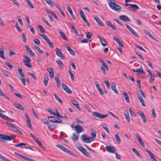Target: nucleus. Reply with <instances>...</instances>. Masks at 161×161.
<instances>
[{
	"instance_id": "obj_1",
	"label": "nucleus",
	"mask_w": 161,
	"mask_h": 161,
	"mask_svg": "<svg viewBox=\"0 0 161 161\" xmlns=\"http://www.w3.org/2000/svg\"><path fill=\"white\" fill-rule=\"evenodd\" d=\"M16 137L15 135L8 136L3 134H0V138L2 139V141L0 142H4V140L11 141Z\"/></svg>"
},
{
	"instance_id": "obj_2",
	"label": "nucleus",
	"mask_w": 161,
	"mask_h": 161,
	"mask_svg": "<svg viewBox=\"0 0 161 161\" xmlns=\"http://www.w3.org/2000/svg\"><path fill=\"white\" fill-rule=\"evenodd\" d=\"M75 123H76V122L74 121L71 125V127L72 129L75 130L78 134L83 131L84 130L83 128L81 126L79 125V124L76 125H75Z\"/></svg>"
},
{
	"instance_id": "obj_3",
	"label": "nucleus",
	"mask_w": 161,
	"mask_h": 161,
	"mask_svg": "<svg viewBox=\"0 0 161 161\" xmlns=\"http://www.w3.org/2000/svg\"><path fill=\"white\" fill-rule=\"evenodd\" d=\"M108 5L111 9L115 11H120L121 10V7L115 3L110 2L109 3Z\"/></svg>"
},
{
	"instance_id": "obj_4",
	"label": "nucleus",
	"mask_w": 161,
	"mask_h": 161,
	"mask_svg": "<svg viewBox=\"0 0 161 161\" xmlns=\"http://www.w3.org/2000/svg\"><path fill=\"white\" fill-rule=\"evenodd\" d=\"M39 35L41 36L44 40L46 41V42L49 45L50 47H53L54 45L53 42L49 40V38L45 34H39Z\"/></svg>"
},
{
	"instance_id": "obj_5",
	"label": "nucleus",
	"mask_w": 161,
	"mask_h": 161,
	"mask_svg": "<svg viewBox=\"0 0 161 161\" xmlns=\"http://www.w3.org/2000/svg\"><path fill=\"white\" fill-rule=\"evenodd\" d=\"M100 61L102 63V65L101 66V69L103 74L105 75L106 73V70H108L109 69L106 65V63L103 60L101 59L100 60Z\"/></svg>"
},
{
	"instance_id": "obj_6",
	"label": "nucleus",
	"mask_w": 161,
	"mask_h": 161,
	"mask_svg": "<svg viewBox=\"0 0 161 161\" xmlns=\"http://www.w3.org/2000/svg\"><path fill=\"white\" fill-rule=\"evenodd\" d=\"M80 138L81 140L84 142L86 143H89L93 141L94 139L91 137L87 136L86 135H83Z\"/></svg>"
},
{
	"instance_id": "obj_7",
	"label": "nucleus",
	"mask_w": 161,
	"mask_h": 161,
	"mask_svg": "<svg viewBox=\"0 0 161 161\" xmlns=\"http://www.w3.org/2000/svg\"><path fill=\"white\" fill-rule=\"evenodd\" d=\"M6 123L11 127L14 131H15L19 134L22 135L23 134L22 132L19 130L18 129V128L8 122H6Z\"/></svg>"
},
{
	"instance_id": "obj_8",
	"label": "nucleus",
	"mask_w": 161,
	"mask_h": 161,
	"mask_svg": "<svg viewBox=\"0 0 161 161\" xmlns=\"http://www.w3.org/2000/svg\"><path fill=\"white\" fill-rule=\"evenodd\" d=\"M93 116L98 118L104 119L107 117L108 115V114H103L98 112H93Z\"/></svg>"
},
{
	"instance_id": "obj_9",
	"label": "nucleus",
	"mask_w": 161,
	"mask_h": 161,
	"mask_svg": "<svg viewBox=\"0 0 161 161\" xmlns=\"http://www.w3.org/2000/svg\"><path fill=\"white\" fill-rule=\"evenodd\" d=\"M56 146L64 152L69 153L71 155H74V154L72 151L68 149L67 148L63 147L62 145H57Z\"/></svg>"
},
{
	"instance_id": "obj_10",
	"label": "nucleus",
	"mask_w": 161,
	"mask_h": 161,
	"mask_svg": "<svg viewBox=\"0 0 161 161\" xmlns=\"http://www.w3.org/2000/svg\"><path fill=\"white\" fill-rule=\"evenodd\" d=\"M25 118L27 120V124L28 127L30 128H32L31 124V119L29 117L28 114L25 113Z\"/></svg>"
},
{
	"instance_id": "obj_11",
	"label": "nucleus",
	"mask_w": 161,
	"mask_h": 161,
	"mask_svg": "<svg viewBox=\"0 0 161 161\" xmlns=\"http://www.w3.org/2000/svg\"><path fill=\"white\" fill-rule=\"evenodd\" d=\"M14 153L21 158H22L25 160L28 161H36L33 159L28 158L25 156H23L17 153Z\"/></svg>"
},
{
	"instance_id": "obj_12",
	"label": "nucleus",
	"mask_w": 161,
	"mask_h": 161,
	"mask_svg": "<svg viewBox=\"0 0 161 161\" xmlns=\"http://www.w3.org/2000/svg\"><path fill=\"white\" fill-rule=\"evenodd\" d=\"M55 51L56 52V54L58 56L61 58L62 59H65V56L64 54H63L61 50L59 48H57L55 50Z\"/></svg>"
},
{
	"instance_id": "obj_13",
	"label": "nucleus",
	"mask_w": 161,
	"mask_h": 161,
	"mask_svg": "<svg viewBox=\"0 0 161 161\" xmlns=\"http://www.w3.org/2000/svg\"><path fill=\"white\" fill-rule=\"evenodd\" d=\"M135 136L136 137V138L138 141L139 142V144H140V145L143 147H145V145L143 142V141H142L141 136L138 134H135Z\"/></svg>"
},
{
	"instance_id": "obj_14",
	"label": "nucleus",
	"mask_w": 161,
	"mask_h": 161,
	"mask_svg": "<svg viewBox=\"0 0 161 161\" xmlns=\"http://www.w3.org/2000/svg\"><path fill=\"white\" fill-rule=\"evenodd\" d=\"M105 148L107 151L111 153H115L116 152V149L111 146H107Z\"/></svg>"
},
{
	"instance_id": "obj_15",
	"label": "nucleus",
	"mask_w": 161,
	"mask_h": 161,
	"mask_svg": "<svg viewBox=\"0 0 161 161\" xmlns=\"http://www.w3.org/2000/svg\"><path fill=\"white\" fill-rule=\"evenodd\" d=\"M62 87L68 93L71 94L72 93V91L70 90L69 88L66 85L64 84L62 85Z\"/></svg>"
},
{
	"instance_id": "obj_16",
	"label": "nucleus",
	"mask_w": 161,
	"mask_h": 161,
	"mask_svg": "<svg viewBox=\"0 0 161 161\" xmlns=\"http://www.w3.org/2000/svg\"><path fill=\"white\" fill-rule=\"evenodd\" d=\"M98 37L99 38L102 45L103 46H105L107 44V42L106 40L104 38L100 37L99 36H98Z\"/></svg>"
},
{
	"instance_id": "obj_17",
	"label": "nucleus",
	"mask_w": 161,
	"mask_h": 161,
	"mask_svg": "<svg viewBox=\"0 0 161 161\" xmlns=\"http://www.w3.org/2000/svg\"><path fill=\"white\" fill-rule=\"evenodd\" d=\"M145 150L150 156L151 158L152 159V161H157L155 159V156L152 152L147 149H146Z\"/></svg>"
},
{
	"instance_id": "obj_18",
	"label": "nucleus",
	"mask_w": 161,
	"mask_h": 161,
	"mask_svg": "<svg viewBox=\"0 0 161 161\" xmlns=\"http://www.w3.org/2000/svg\"><path fill=\"white\" fill-rule=\"evenodd\" d=\"M71 102L72 104L74 106H75L76 108L79 110H80L81 109L80 108L79 104L75 100H73V99H72L71 100Z\"/></svg>"
},
{
	"instance_id": "obj_19",
	"label": "nucleus",
	"mask_w": 161,
	"mask_h": 161,
	"mask_svg": "<svg viewBox=\"0 0 161 161\" xmlns=\"http://www.w3.org/2000/svg\"><path fill=\"white\" fill-rule=\"evenodd\" d=\"M57 64L59 66V68L60 70H62L64 67V64L60 60H56L55 61Z\"/></svg>"
},
{
	"instance_id": "obj_20",
	"label": "nucleus",
	"mask_w": 161,
	"mask_h": 161,
	"mask_svg": "<svg viewBox=\"0 0 161 161\" xmlns=\"http://www.w3.org/2000/svg\"><path fill=\"white\" fill-rule=\"evenodd\" d=\"M94 18L95 20L96 21L97 24L101 26H104V24L103 22L100 20L99 18L97 17H95Z\"/></svg>"
},
{
	"instance_id": "obj_21",
	"label": "nucleus",
	"mask_w": 161,
	"mask_h": 161,
	"mask_svg": "<svg viewBox=\"0 0 161 161\" xmlns=\"http://www.w3.org/2000/svg\"><path fill=\"white\" fill-rule=\"evenodd\" d=\"M120 19L124 21H130V20L126 15H122L119 16Z\"/></svg>"
},
{
	"instance_id": "obj_22",
	"label": "nucleus",
	"mask_w": 161,
	"mask_h": 161,
	"mask_svg": "<svg viewBox=\"0 0 161 161\" xmlns=\"http://www.w3.org/2000/svg\"><path fill=\"white\" fill-rule=\"evenodd\" d=\"M58 31L60 35V36L62 38L65 40L68 41L67 37L65 34L64 32H62V31H61L60 29H59L58 30Z\"/></svg>"
},
{
	"instance_id": "obj_23",
	"label": "nucleus",
	"mask_w": 161,
	"mask_h": 161,
	"mask_svg": "<svg viewBox=\"0 0 161 161\" xmlns=\"http://www.w3.org/2000/svg\"><path fill=\"white\" fill-rule=\"evenodd\" d=\"M119 135V133L117 132L115 135V137L117 143L118 144H119L121 143V139Z\"/></svg>"
},
{
	"instance_id": "obj_24",
	"label": "nucleus",
	"mask_w": 161,
	"mask_h": 161,
	"mask_svg": "<svg viewBox=\"0 0 161 161\" xmlns=\"http://www.w3.org/2000/svg\"><path fill=\"white\" fill-rule=\"evenodd\" d=\"M23 57L24 58L25 60H23V62L24 63H30L31 60V58L28 56H27L25 55H23Z\"/></svg>"
},
{
	"instance_id": "obj_25",
	"label": "nucleus",
	"mask_w": 161,
	"mask_h": 161,
	"mask_svg": "<svg viewBox=\"0 0 161 161\" xmlns=\"http://www.w3.org/2000/svg\"><path fill=\"white\" fill-rule=\"evenodd\" d=\"M16 108H19L22 111L24 110V108L23 106L19 103H16L14 104Z\"/></svg>"
},
{
	"instance_id": "obj_26",
	"label": "nucleus",
	"mask_w": 161,
	"mask_h": 161,
	"mask_svg": "<svg viewBox=\"0 0 161 161\" xmlns=\"http://www.w3.org/2000/svg\"><path fill=\"white\" fill-rule=\"evenodd\" d=\"M106 24L108 26H109L113 30H116V28L112 24V23L110 22V21H107Z\"/></svg>"
},
{
	"instance_id": "obj_27",
	"label": "nucleus",
	"mask_w": 161,
	"mask_h": 161,
	"mask_svg": "<svg viewBox=\"0 0 161 161\" xmlns=\"http://www.w3.org/2000/svg\"><path fill=\"white\" fill-rule=\"evenodd\" d=\"M140 114V115L141 116L143 123H146V119L144 113L141 112L140 114Z\"/></svg>"
},
{
	"instance_id": "obj_28",
	"label": "nucleus",
	"mask_w": 161,
	"mask_h": 161,
	"mask_svg": "<svg viewBox=\"0 0 161 161\" xmlns=\"http://www.w3.org/2000/svg\"><path fill=\"white\" fill-rule=\"evenodd\" d=\"M137 97H138V99H139V101L141 103L142 105L143 106H144V107L145 106V103L144 100L143 99V98L142 97L140 96L138 94L137 95Z\"/></svg>"
},
{
	"instance_id": "obj_29",
	"label": "nucleus",
	"mask_w": 161,
	"mask_h": 161,
	"mask_svg": "<svg viewBox=\"0 0 161 161\" xmlns=\"http://www.w3.org/2000/svg\"><path fill=\"white\" fill-rule=\"evenodd\" d=\"M123 94L124 96L125 99L127 103H129L130 102V99L127 93L126 92H124L123 93Z\"/></svg>"
},
{
	"instance_id": "obj_30",
	"label": "nucleus",
	"mask_w": 161,
	"mask_h": 161,
	"mask_svg": "<svg viewBox=\"0 0 161 161\" xmlns=\"http://www.w3.org/2000/svg\"><path fill=\"white\" fill-rule=\"evenodd\" d=\"M0 57L3 59H5L4 51L3 48H0Z\"/></svg>"
},
{
	"instance_id": "obj_31",
	"label": "nucleus",
	"mask_w": 161,
	"mask_h": 161,
	"mask_svg": "<svg viewBox=\"0 0 161 161\" xmlns=\"http://www.w3.org/2000/svg\"><path fill=\"white\" fill-rule=\"evenodd\" d=\"M67 48L68 51L71 55L73 56H75V52L72 49H71V47L70 46L67 47Z\"/></svg>"
},
{
	"instance_id": "obj_32",
	"label": "nucleus",
	"mask_w": 161,
	"mask_h": 161,
	"mask_svg": "<svg viewBox=\"0 0 161 161\" xmlns=\"http://www.w3.org/2000/svg\"><path fill=\"white\" fill-rule=\"evenodd\" d=\"M73 140L74 142L77 141L79 139V136L78 135L76 136L75 133L73 134V136H72Z\"/></svg>"
},
{
	"instance_id": "obj_33",
	"label": "nucleus",
	"mask_w": 161,
	"mask_h": 161,
	"mask_svg": "<svg viewBox=\"0 0 161 161\" xmlns=\"http://www.w3.org/2000/svg\"><path fill=\"white\" fill-rule=\"evenodd\" d=\"M47 118L49 121L55 123L56 120L55 117L54 116H48Z\"/></svg>"
},
{
	"instance_id": "obj_34",
	"label": "nucleus",
	"mask_w": 161,
	"mask_h": 161,
	"mask_svg": "<svg viewBox=\"0 0 161 161\" xmlns=\"http://www.w3.org/2000/svg\"><path fill=\"white\" fill-rule=\"evenodd\" d=\"M130 8H132L133 10L136 11L139 8V7L137 5L134 4L130 5Z\"/></svg>"
},
{
	"instance_id": "obj_35",
	"label": "nucleus",
	"mask_w": 161,
	"mask_h": 161,
	"mask_svg": "<svg viewBox=\"0 0 161 161\" xmlns=\"http://www.w3.org/2000/svg\"><path fill=\"white\" fill-rule=\"evenodd\" d=\"M136 72H137L138 74L139 75L140 74V73L142 74H144V72L143 71V68L142 67H140L138 69L136 70Z\"/></svg>"
},
{
	"instance_id": "obj_36",
	"label": "nucleus",
	"mask_w": 161,
	"mask_h": 161,
	"mask_svg": "<svg viewBox=\"0 0 161 161\" xmlns=\"http://www.w3.org/2000/svg\"><path fill=\"white\" fill-rule=\"evenodd\" d=\"M55 79L57 82V86L58 88H59L60 86V80L58 78L55 77Z\"/></svg>"
},
{
	"instance_id": "obj_37",
	"label": "nucleus",
	"mask_w": 161,
	"mask_h": 161,
	"mask_svg": "<svg viewBox=\"0 0 161 161\" xmlns=\"http://www.w3.org/2000/svg\"><path fill=\"white\" fill-rule=\"evenodd\" d=\"M69 74L71 78L72 81L75 80V77L74 75L72 73L71 71V68H69Z\"/></svg>"
},
{
	"instance_id": "obj_38",
	"label": "nucleus",
	"mask_w": 161,
	"mask_h": 161,
	"mask_svg": "<svg viewBox=\"0 0 161 161\" xmlns=\"http://www.w3.org/2000/svg\"><path fill=\"white\" fill-rule=\"evenodd\" d=\"M144 32L145 34H147L152 38L154 39V37L151 34L149 31L146 30H144Z\"/></svg>"
},
{
	"instance_id": "obj_39",
	"label": "nucleus",
	"mask_w": 161,
	"mask_h": 161,
	"mask_svg": "<svg viewBox=\"0 0 161 161\" xmlns=\"http://www.w3.org/2000/svg\"><path fill=\"white\" fill-rule=\"evenodd\" d=\"M25 0L27 2L28 6H29L31 8H34V6H33L32 3L31 2V1L30 0Z\"/></svg>"
},
{
	"instance_id": "obj_40",
	"label": "nucleus",
	"mask_w": 161,
	"mask_h": 161,
	"mask_svg": "<svg viewBox=\"0 0 161 161\" xmlns=\"http://www.w3.org/2000/svg\"><path fill=\"white\" fill-rule=\"evenodd\" d=\"M54 95L56 99L61 104H62L63 103V101L55 93L54 94Z\"/></svg>"
},
{
	"instance_id": "obj_41",
	"label": "nucleus",
	"mask_w": 161,
	"mask_h": 161,
	"mask_svg": "<svg viewBox=\"0 0 161 161\" xmlns=\"http://www.w3.org/2000/svg\"><path fill=\"white\" fill-rule=\"evenodd\" d=\"M34 48L40 53L41 54L43 53V51L39 47L37 46H35Z\"/></svg>"
},
{
	"instance_id": "obj_42",
	"label": "nucleus",
	"mask_w": 161,
	"mask_h": 161,
	"mask_svg": "<svg viewBox=\"0 0 161 161\" xmlns=\"http://www.w3.org/2000/svg\"><path fill=\"white\" fill-rule=\"evenodd\" d=\"M5 64L6 66H7L9 68V69L10 70H12L13 68V66L12 64H10L9 63L7 62H5Z\"/></svg>"
},
{
	"instance_id": "obj_43",
	"label": "nucleus",
	"mask_w": 161,
	"mask_h": 161,
	"mask_svg": "<svg viewBox=\"0 0 161 161\" xmlns=\"http://www.w3.org/2000/svg\"><path fill=\"white\" fill-rule=\"evenodd\" d=\"M49 80V78L48 76H45L44 77L43 80V82L45 86L47 85L48 80Z\"/></svg>"
},
{
	"instance_id": "obj_44",
	"label": "nucleus",
	"mask_w": 161,
	"mask_h": 161,
	"mask_svg": "<svg viewBox=\"0 0 161 161\" xmlns=\"http://www.w3.org/2000/svg\"><path fill=\"white\" fill-rule=\"evenodd\" d=\"M18 70L19 72V73L20 75L21 76V77L22 78H24L25 76L23 74V72L22 71V69H19V68H18Z\"/></svg>"
},
{
	"instance_id": "obj_45",
	"label": "nucleus",
	"mask_w": 161,
	"mask_h": 161,
	"mask_svg": "<svg viewBox=\"0 0 161 161\" xmlns=\"http://www.w3.org/2000/svg\"><path fill=\"white\" fill-rule=\"evenodd\" d=\"M70 26H71L72 30H73V31H74V33H75V34H76V35H78V32L77 29L75 27V26L74 25H71Z\"/></svg>"
},
{
	"instance_id": "obj_46",
	"label": "nucleus",
	"mask_w": 161,
	"mask_h": 161,
	"mask_svg": "<svg viewBox=\"0 0 161 161\" xmlns=\"http://www.w3.org/2000/svg\"><path fill=\"white\" fill-rule=\"evenodd\" d=\"M0 95L5 97L6 99H7L8 100H9V97L6 96L5 94L0 89Z\"/></svg>"
},
{
	"instance_id": "obj_47",
	"label": "nucleus",
	"mask_w": 161,
	"mask_h": 161,
	"mask_svg": "<svg viewBox=\"0 0 161 161\" xmlns=\"http://www.w3.org/2000/svg\"><path fill=\"white\" fill-rule=\"evenodd\" d=\"M56 113H55V114L54 115L56 116L58 118H63V117L60 114L59 112L57 109H56Z\"/></svg>"
},
{
	"instance_id": "obj_48",
	"label": "nucleus",
	"mask_w": 161,
	"mask_h": 161,
	"mask_svg": "<svg viewBox=\"0 0 161 161\" xmlns=\"http://www.w3.org/2000/svg\"><path fill=\"white\" fill-rule=\"evenodd\" d=\"M38 27L41 32L45 33L46 32L45 30L41 25H38Z\"/></svg>"
},
{
	"instance_id": "obj_49",
	"label": "nucleus",
	"mask_w": 161,
	"mask_h": 161,
	"mask_svg": "<svg viewBox=\"0 0 161 161\" xmlns=\"http://www.w3.org/2000/svg\"><path fill=\"white\" fill-rule=\"evenodd\" d=\"M45 1L52 7H54V5L53 2L50 0H45Z\"/></svg>"
},
{
	"instance_id": "obj_50",
	"label": "nucleus",
	"mask_w": 161,
	"mask_h": 161,
	"mask_svg": "<svg viewBox=\"0 0 161 161\" xmlns=\"http://www.w3.org/2000/svg\"><path fill=\"white\" fill-rule=\"evenodd\" d=\"M125 117L128 122L130 123V118L129 116V114L128 112H127L126 114H125Z\"/></svg>"
},
{
	"instance_id": "obj_51",
	"label": "nucleus",
	"mask_w": 161,
	"mask_h": 161,
	"mask_svg": "<svg viewBox=\"0 0 161 161\" xmlns=\"http://www.w3.org/2000/svg\"><path fill=\"white\" fill-rule=\"evenodd\" d=\"M132 150L134 153H136V154L137 155L138 157H140L141 155L140 153L135 148H132Z\"/></svg>"
},
{
	"instance_id": "obj_52",
	"label": "nucleus",
	"mask_w": 161,
	"mask_h": 161,
	"mask_svg": "<svg viewBox=\"0 0 161 161\" xmlns=\"http://www.w3.org/2000/svg\"><path fill=\"white\" fill-rule=\"evenodd\" d=\"M26 144L25 143H20L19 144L14 145V146L15 147H21L22 146H25Z\"/></svg>"
},
{
	"instance_id": "obj_53",
	"label": "nucleus",
	"mask_w": 161,
	"mask_h": 161,
	"mask_svg": "<svg viewBox=\"0 0 161 161\" xmlns=\"http://www.w3.org/2000/svg\"><path fill=\"white\" fill-rule=\"evenodd\" d=\"M92 33L89 32H87L86 34V37L88 39H90L92 36Z\"/></svg>"
},
{
	"instance_id": "obj_54",
	"label": "nucleus",
	"mask_w": 161,
	"mask_h": 161,
	"mask_svg": "<svg viewBox=\"0 0 161 161\" xmlns=\"http://www.w3.org/2000/svg\"><path fill=\"white\" fill-rule=\"evenodd\" d=\"M32 111L34 116L36 118L39 119V118L38 115L36 113L34 109L33 108H32Z\"/></svg>"
},
{
	"instance_id": "obj_55",
	"label": "nucleus",
	"mask_w": 161,
	"mask_h": 161,
	"mask_svg": "<svg viewBox=\"0 0 161 161\" xmlns=\"http://www.w3.org/2000/svg\"><path fill=\"white\" fill-rule=\"evenodd\" d=\"M27 74L31 76L32 78H33L35 80H36L37 79V78L35 75V74H33V73H30V72H28L27 73Z\"/></svg>"
},
{
	"instance_id": "obj_56",
	"label": "nucleus",
	"mask_w": 161,
	"mask_h": 161,
	"mask_svg": "<svg viewBox=\"0 0 161 161\" xmlns=\"http://www.w3.org/2000/svg\"><path fill=\"white\" fill-rule=\"evenodd\" d=\"M130 32L134 35L135 36L139 37V36L137 33L133 29L132 30L130 31Z\"/></svg>"
},
{
	"instance_id": "obj_57",
	"label": "nucleus",
	"mask_w": 161,
	"mask_h": 161,
	"mask_svg": "<svg viewBox=\"0 0 161 161\" xmlns=\"http://www.w3.org/2000/svg\"><path fill=\"white\" fill-rule=\"evenodd\" d=\"M150 76V78L149 80V82L150 83H153L155 79V76H154L152 75Z\"/></svg>"
},
{
	"instance_id": "obj_58",
	"label": "nucleus",
	"mask_w": 161,
	"mask_h": 161,
	"mask_svg": "<svg viewBox=\"0 0 161 161\" xmlns=\"http://www.w3.org/2000/svg\"><path fill=\"white\" fill-rule=\"evenodd\" d=\"M129 112L130 113V115L133 116V117H135L136 116V115L134 113V112L130 108L129 109Z\"/></svg>"
},
{
	"instance_id": "obj_59",
	"label": "nucleus",
	"mask_w": 161,
	"mask_h": 161,
	"mask_svg": "<svg viewBox=\"0 0 161 161\" xmlns=\"http://www.w3.org/2000/svg\"><path fill=\"white\" fill-rule=\"evenodd\" d=\"M17 19H18V22L20 23V24L21 25H23V22L22 20V19H21L20 16H17Z\"/></svg>"
},
{
	"instance_id": "obj_60",
	"label": "nucleus",
	"mask_w": 161,
	"mask_h": 161,
	"mask_svg": "<svg viewBox=\"0 0 161 161\" xmlns=\"http://www.w3.org/2000/svg\"><path fill=\"white\" fill-rule=\"evenodd\" d=\"M49 76L51 78H53L54 75V71H49Z\"/></svg>"
},
{
	"instance_id": "obj_61",
	"label": "nucleus",
	"mask_w": 161,
	"mask_h": 161,
	"mask_svg": "<svg viewBox=\"0 0 161 161\" xmlns=\"http://www.w3.org/2000/svg\"><path fill=\"white\" fill-rule=\"evenodd\" d=\"M104 83L106 85L108 88V89H109L110 87V84L109 83L108 81L107 80H106L105 81H104Z\"/></svg>"
},
{
	"instance_id": "obj_62",
	"label": "nucleus",
	"mask_w": 161,
	"mask_h": 161,
	"mask_svg": "<svg viewBox=\"0 0 161 161\" xmlns=\"http://www.w3.org/2000/svg\"><path fill=\"white\" fill-rule=\"evenodd\" d=\"M0 158L4 161H10V160L7 159L5 157L3 156L1 154H0Z\"/></svg>"
},
{
	"instance_id": "obj_63",
	"label": "nucleus",
	"mask_w": 161,
	"mask_h": 161,
	"mask_svg": "<svg viewBox=\"0 0 161 161\" xmlns=\"http://www.w3.org/2000/svg\"><path fill=\"white\" fill-rule=\"evenodd\" d=\"M34 42L37 45L40 44V40L37 39H35L33 40Z\"/></svg>"
},
{
	"instance_id": "obj_64",
	"label": "nucleus",
	"mask_w": 161,
	"mask_h": 161,
	"mask_svg": "<svg viewBox=\"0 0 161 161\" xmlns=\"http://www.w3.org/2000/svg\"><path fill=\"white\" fill-rule=\"evenodd\" d=\"M112 90L117 94H118V92L116 90L115 86H111Z\"/></svg>"
}]
</instances>
